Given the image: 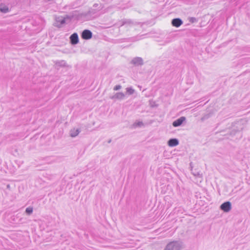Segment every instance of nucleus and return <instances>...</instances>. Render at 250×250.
<instances>
[{
	"label": "nucleus",
	"mask_w": 250,
	"mask_h": 250,
	"mask_svg": "<svg viewBox=\"0 0 250 250\" xmlns=\"http://www.w3.org/2000/svg\"><path fill=\"white\" fill-rule=\"evenodd\" d=\"M183 245L181 242L173 241L169 243L166 246L165 250H182Z\"/></svg>",
	"instance_id": "1"
},
{
	"label": "nucleus",
	"mask_w": 250,
	"mask_h": 250,
	"mask_svg": "<svg viewBox=\"0 0 250 250\" xmlns=\"http://www.w3.org/2000/svg\"><path fill=\"white\" fill-rule=\"evenodd\" d=\"M231 208V204L230 202H226L220 206V209L225 212H229Z\"/></svg>",
	"instance_id": "2"
},
{
	"label": "nucleus",
	"mask_w": 250,
	"mask_h": 250,
	"mask_svg": "<svg viewBox=\"0 0 250 250\" xmlns=\"http://www.w3.org/2000/svg\"><path fill=\"white\" fill-rule=\"evenodd\" d=\"M92 33L89 30H84L82 33V38L84 40H89L92 38Z\"/></svg>",
	"instance_id": "3"
},
{
	"label": "nucleus",
	"mask_w": 250,
	"mask_h": 250,
	"mask_svg": "<svg viewBox=\"0 0 250 250\" xmlns=\"http://www.w3.org/2000/svg\"><path fill=\"white\" fill-rule=\"evenodd\" d=\"M186 120V118L185 117H181L180 118L174 121L172 123V125L174 127L180 126Z\"/></svg>",
	"instance_id": "4"
},
{
	"label": "nucleus",
	"mask_w": 250,
	"mask_h": 250,
	"mask_svg": "<svg viewBox=\"0 0 250 250\" xmlns=\"http://www.w3.org/2000/svg\"><path fill=\"white\" fill-rule=\"evenodd\" d=\"M131 62L136 66L142 65L143 64V60L141 57H135L132 60Z\"/></svg>",
	"instance_id": "5"
},
{
	"label": "nucleus",
	"mask_w": 250,
	"mask_h": 250,
	"mask_svg": "<svg viewBox=\"0 0 250 250\" xmlns=\"http://www.w3.org/2000/svg\"><path fill=\"white\" fill-rule=\"evenodd\" d=\"M125 97V94L123 92H117L114 95L110 96L111 99L123 100Z\"/></svg>",
	"instance_id": "6"
},
{
	"label": "nucleus",
	"mask_w": 250,
	"mask_h": 250,
	"mask_svg": "<svg viewBox=\"0 0 250 250\" xmlns=\"http://www.w3.org/2000/svg\"><path fill=\"white\" fill-rule=\"evenodd\" d=\"M70 42L72 44H76L79 42V37L77 33L72 34L70 37Z\"/></svg>",
	"instance_id": "7"
},
{
	"label": "nucleus",
	"mask_w": 250,
	"mask_h": 250,
	"mask_svg": "<svg viewBox=\"0 0 250 250\" xmlns=\"http://www.w3.org/2000/svg\"><path fill=\"white\" fill-rule=\"evenodd\" d=\"M65 22V19L62 17H59L56 19V26L60 27Z\"/></svg>",
	"instance_id": "8"
},
{
	"label": "nucleus",
	"mask_w": 250,
	"mask_h": 250,
	"mask_svg": "<svg viewBox=\"0 0 250 250\" xmlns=\"http://www.w3.org/2000/svg\"><path fill=\"white\" fill-rule=\"evenodd\" d=\"M192 174L195 177H197L198 179H199V180H197L195 182L196 184H199L202 182L203 178L202 173H200L199 172H193Z\"/></svg>",
	"instance_id": "9"
},
{
	"label": "nucleus",
	"mask_w": 250,
	"mask_h": 250,
	"mask_svg": "<svg viewBox=\"0 0 250 250\" xmlns=\"http://www.w3.org/2000/svg\"><path fill=\"white\" fill-rule=\"evenodd\" d=\"M171 23L173 26L178 27L182 24L183 21L181 19L176 18L172 20Z\"/></svg>",
	"instance_id": "10"
},
{
	"label": "nucleus",
	"mask_w": 250,
	"mask_h": 250,
	"mask_svg": "<svg viewBox=\"0 0 250 250\" xmlns=\"http://www.w3.org/2000/svg\"><path fill=\"white\" fill-rule=\"evenodd\" d=\"M167 144L169 146H175L179 144V141L177 139H170Z\"/></svg>",
	"instance_id": "11"
},
{
	"label": "nucleus",
	"mask_w": 250,
	"mask_h": 250,
	"mask_svg": "<svg viewBox=\"0 0 250 250\" xmlns=\"http://www.w3.org/2000/svg\"><path fill=\"white\" fill-rule=\"evenodd\" d=\"M80 132V129L73 128L70 131V135L72 137H76Z\"/></svg>",
	"instance_id": "12"
},
{
	"label": "nucleus",
	"mask_w": 250,
	"mask_h": 250,
	"mask_svg": "<svg viewBox=\"0 0 250 250\" xmlns=\"http://www.w3.org/2000/svg\"><path fill=\"white\" fill-rule=\"evenodd\" d=\"M0 11L2 13H6L8 12L9 9L6 6L1 4L0 5Z\"/></svg>",
	"instance_id": "13"
},
{
	"label": "nucleus",
	"mask_w": 250,
	"mask_h": 250,
	"mask_svg": "<svg viewBox=\"0 0 250 250\" xmlns=\"http://www.w3.org/2000/svg\"><path fill=\"white\" fill-rule=\"evenodd\" d=\"M55 64L57 66H66V63L64 61L57 62Z\"/></svg>",
	"instance_id": "14"
},
{
	"label": "nucleus",
	"mask_w": 250,
	"mask_h": 250,
	"mask_svg": "<svg viewBox=\"0 0 250 250\" xmlns=\"http://www.w3.org/2000/svg\"><path fill=\"white\" fill-rule=\"evenodd\" d=\"M126 93L128 95H132L135 92V90L132 87H127L126 88Z\"/></svg>",
	"instance_id": "15"
},
{
	"label": "nucleus",
	"mask_w": 250,
	"mask_h": 250,
	"mask_svg": "<svg viewBox=\"0 0 250 250\" xmlns=\"http://www.w3.org/2000/svg\"><path fill=\"white\" fill-rule=\"evenodd\" d=\"M144 125V124L142 122L138 121L135 122L133 125V126L134 127H141Z\"/></svg>",
	"instance_id": "16"
},
{
	"label": "nucleus",
	"mask_w": 250,
	"mask_h": 250,
	"mask_svg": "<svg viewBox=\"0 0 250 250\" xmlns=\"http://www.w3.org/2000/svg\"><path fill=\"white\" fill-rule=\"evenodd\" d=\"M25 212L28 214H31L33 212L32 208H26Z\"/></svg>",
	"instance_id": "17"
},
{
	"label": "nucleus",
	"mask_w": 250,
	"mask_h": 250,
	"mask_svg": "<svg viewBox=\"0 0 250 250\" xmlns=\"http://www.w3.org/2000/svg\"><path fill=\"white\" fill-rule=\"evenodd\" d=\"M122 88V86L121 85H116L114 87V90L117 91L120 90Z\"/></svg>",
	"instance_id": "18"
},
{
	"label": "nucleus",
	"mask_w": 250,
	"mask_h": 250,
	"mask_svg": "<svg viewBox=\"0 0 250 250\" xmlns=\"http://www.w3.org/2000/svg\"><path fill=\"white\" fill-rule=\"evenodd\" d=\"M208 117H209V116H208V115H205L204 117H203L202 118L201 120H202V121H203V120H205V119H208Z\"/></svg>",
	"instance_id": "19"
},
{
	"label": "nucleus",
	"mask_w": 250,
	"mask_h": 250,
	"mask_svg": "<svg viewBox=\"0 0 250 250\" xmlns=\"http://www.w3.org/2000/svg\"><path fill=\"white\" fill-rule=\"evenodd\" d=\"M99 6V4L98 3H95L94 5H93V7L94 8H97Z\"/></svg>",
	"instance_id": "20"
},
{
	"label": "nucleus",
	"mask_w": 250,
	"mask_h": 250,
	"mask_svg": "<svg viewBox=\"0 0 250 250\" xmlns=\"http://www.w3.org/2000/svg\"><path fill=\"white\" fill-rule=\"evenodd\" d=\"M197 180H199V179H198L197 177H195L194 182L195 183V182H196Z\"/></svg>",
	"instance_id": "21"
},
{
	"label": "nucleus",
	"mask_w": 250,
	"mask_h": 250,
	"mask_svg": "<svg viewBox=\"0 0 250 250\" xmlns=\"http://www.w3.org/2000/svg\"><path fill=\"white\" fill-rule=\"evenodd\" d=\"M10 185H7V188H10Z\"/></svg>",
	"instance_id": "22"
},
{
	"label": "nucleus",
	"mask_w": 250,
	"mask_h": 250,
	"mask_svg": "<svg viewBox=\"0 0 250 250\" xmlns=\"http://www.w3.org/2000/svg\"><path fill=\"white\" fill-rule=\"evenodd\" d=\"M101 9V8L100 7H98V11H99Z\"/></svg>",
	"instance_id": "23"
},
{
	"label": "nucleus",
	"mask_w": 250,
	"mask_h": 250,
	"mask_svg": "<svg viewBox=\"0 0 250 250\" xmlns=\"http://www.w3.org/2000/svg\"><path fill=\"white\" fill-rule=\"evenodd\" d=\"M90 12H91V13H95V12H93V11H92V10H91L90 11Z\"/></svg>",
	"instance_id": "24"
}]
</instances>
